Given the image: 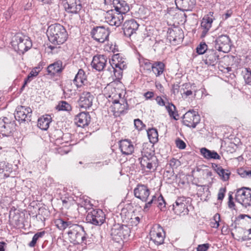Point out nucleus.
Segmentation results:
<instances>
[{
  "instance_id": "obj_25",
  "label": "nucleus",
  "mask_w": 251,
  "mask_h": 251,
  "mask_svg": "<svg viewBox=\"0 0 251 251\" xmlns=\"http://www.w3.org/2000/svg\"><path fill=\"white\" fill-rule=\"evenodd\" d=\"M91 121V117L87 112H81L77 114L75 118V123L76 126H88Z\"/></svg>"
},
{
  "instance_id": "obj_56",
  "label": "nucleus",
  "mask_w": 251,
  "mask_h": 251,
  "mask_svg": "<svg viewBox=\"0 0 251 251\" xmlns=\"http://www.w3.org/2000/svg\"><path fill=\"white\" fill-rule=\"evenodd\" d=\"M156 101L158 104L160 106H166L165 101L160 96H157L156 99Z\"/></svg>"
},
{
  "instance_id": "obj_16",
  "label": "nucleus",
  "mask_w": 251,
  "mask_h": 251,
  "mask_svg": "<svg viewBox=\"0 0 251 251\" xmlns=\"http://www.w3.org/2000/svg\"><path fill=\"white\" fill-rule=\"evenodd\" d=\"M107 63V57L104 55H95L91 62L92 67L96 70L100 72L104 70Z\"/></svg>"
},
{
  "instance_id": "obj_1",
  "label": "nucleus",
  "mask_w": 251,
  "mask_h": 251,
  "mask_svg": "<svg viewBox=\"0 0 251 251\" xmlns=\"http://www.w3.org/2000/svg\"><path fill=\"white\" fill-rule=\"evenodd\" d=\"M56 226L60 230H66L68 240L75 245H86L87 234L81 226L72 223L70 221H66L62 219L54 220Z\"/></svg>"
},
{
  "instance_id": "obj_23",
  "label": "nucleus",
  "mask_w": 251,
  "mask_h": 251,
  "mask_svg": "<svg viewBox=\"0 0 251 251\" xmlns=\"http://www.w3.org/2000/svg\"><path fill=\"white\" fill-rule=\"evenodd\" d=\"M113 5L117 13L126 14L129 11L128 4L124 0H113Z\"/></svg>"
},
{
  "instance_id": "obj_11",
  "label": "nucleus",
  "mask_w": 251,
  "mask_h": 251,
  "mask_svg": "<svg viewBox=\"0 0 251 251\" xmlns=\"http://www.w3.org/2000/svg\"><path fill=\"white\" fill-rule=\"evenodd\" d=\"M184 37L183 30L178 27H174L173 29H169L167 31V39L170 43L175 45L181 42Z\"/></svg>"
},
{
  "instance_id": "obj_61",
  "label": "nucleus",
  "mask_w": 251,
  "mask_h": 251,
  "mask_svg": "<svg viewBox=\"0 0 251 251\" xmlns=\"http://www.w3.org/2000/svg\"><path fill=\"white\" fill-rule=\"evenodd\" d=\"M134 126H145V125L139 119H136L134 120Z\"/></svg>"
},
{
  "instance_id": "obj_32",
  "label": "nucleus",
  "mask_w": 251,
  "mask_h": 251,
  "mask_svg": "<svg viewBox=\"0 0 251 251\" xmlns=\"http://www.w3.org/2000/svg\"><path fill=\"white\" fill-rule=\"evenodd\" d=\"M149 139L151 143L154 144L158 140V134L157 130L154 127L149 128L147 130Z\"/></svg>"
},
{
  "instance_id": "obj_3",
  "label": "nucleus",
  "mask_w": 251,
  "mask_h": 251,
  "mask_svg": "<svg viewBox=\"0 0 251 251\" xmlns=\"http://www.w3.org/2000/svg\"><path fill=\"white\" fill-rule=\"evenodd\" d=\"M11 44L14 50L20 54H23L32 47L30 38L21 33L16 34L13 37Z\"/></svg>"
},
{
  "instance_id": "obj_20",
  "label": "nucleus",
  "mask_w": 251,
  "mask_h": 251,
  "mask_svg": "<svg viewBox=\"0 0 251 251\" xmlns=\"http://www.w3.org/2000/svg\"><path fill=\"white\" fill-rule=\"evenodd\" d=\"M94 97L90 92H84L80 96L79 105L81 108L87 109L92 105Z\"/></svg>"
},
{
  "instance_id": "obj_42",
  "label": "nucleus",
  "mask_w": 251,
  "mask_h": 251,
  "mask_svg": "<svg viewBox=\"0 0 251 251\" xmlns=\"http://www.w3.org/2000/svg\"><path fill=\"white\" fill-rule=\"evenodd\" d=\"M16 209L14 207H12L9 211V218L12 220L16 222L18 221L19 214H16L15 211Z\"/></svg>"
},
{
  "instance_id": "obj_21",
  "label": "nucleus",
  "mask_w": 251,
  "mask_h": 251,
  "mask_svg": "<svg viewBox=\"0 0 251 251\" xmlns=\"http://www.w3.org/2000/svg\"><path fill=\"white\" fill-rule=\"evenodd\" d=\"M119 148L123 154H131L134 150V146L132 142L128 139L121 140L119 143Z\"/></svg>"
},
{
  "instance_id": "obj_54",
  "label": "nucleus",
  "mask_w": 251,
  "mask_h": 251,
  "mask_svg": "<svg viewBox=\"0 0 251 251\" xmlns=\"http://www.w3.org/2000/svg\"><path fill=\"white\" fill-rule=\"evenodd\" d=\"M20 107L21 109H22L25 112V114H27L28 117H30L31 113H32V110L30 107H25L24 106H21Z\"/></svg>"
},
{
  "instance_id": "obj_39",
  "label": "nucleus",
  "mask_w": 251,
  "mask_h": 251,
  "mask_svg": "<svg viewBox=\"0 0 251 251\" xmlns=\"http://www.w3.org/2000/svg\"><path fill=\"white\" fill-rule=\"evenodd\" d=\"M56 108L59 111H69L71 110L72 107L71 105L66 101H61L58 103Z\"/></svg>"
},
{
  "instance_id": "obj_40",
  "label": "nucleus",
  "mask_w": 251,
  "mask_h": 251,
  "mask_svg": "<svg viewBox=\"0 0 251 251\" xmlns=\"http://www.w3.org/2000/svg\"><path fill=\"white\" fill-rule=\"evenodd\" d=\"M209 50L207 48V45L204 42L201 43L196 49L197 52L199 54H205L207 50Z\"/></svg>"
},
{
  "instance_id": "obj_22",
  "label": "nucleus",
  "mask_w": 251,
  "mask_h": 251,
  "mask_svg": "<svg viewBox=\"0 0 251 251\" xmlns=\"http://www.w3.org/2000/svg\"><path fill=\"white\" fill-rule=\"evenodd\" d=\"M152 203L156 204L157 206L161 210H163L166 206V202L161 195L158 196V198H156L155 196H153L151 200L145 204L144 210L145 211H148Z\"/></svg>"
},
{
  "instance_id": "obj_58",
  "label": "nucleus",
  "mask_w": 251,
  "mask_h": 251,
  "mask_svg": "<svg viewBox=\"0 0 251 251\" xmlns=\"http://www.w3.org/2000/svg\"><path fill=\"white\" fill-rule=\"evenodd\" d=\"M13 12V9L11 7L9 8L7 11L5 13V18L9 19L12 14Z\"/></svg>"
},
{
  "instance_id": "obj_14",
  "label": "nucleus",
  "mask_w": 251,
  "mask_h": 251,
  "mask_svg": "<svg viewBox=\"0 0 251 251\" xmlns=\"http://www.w3.org/2000/svg\"><path fill=\"white\" fill-rule=\"evenodd\" d=\"M173 210L177 215L188 214L189 210L186 205L185 198L184 197L177 198L175 204H173Z\"/></svg>"
},
{
  "instance_id": "obj_51",
  "label": "nucleus",
  "mask_w": 251,
  "mask_h": 251,
  "mask_svg": "<svg viewBox=\"0 0 251 251\" xmlns=\"http://www.w3.org/2000/svg\"><path fill=\"white\" fill-rule=\"evenodd\" d=\"M180 86L179 84H174L172 86V89L171 90L172 93L174 94L175 95H176L178 94Z\"/></svg>"
},
{
  "instance_id": "obj_24",
  "label": "nucleus",
  "mask_w": 251,
  "mask_h": 251,
  "mask_svg": "<svg viewBox=\"0 0 251 251\" xmlns=\"http://www.w3.org/2000/svg\"><path fill=\"white\" fill-rule=\"evenodd\" d=\"M106 19L110 25L119 26L124 22V17L123 15L117 13L116 15L109 14Z\"/></svg>"
},
{
  "instance_id": "obj_33",
  "label": "nucleus",
  "mask_w": 251,
  "mask_h": 251,
  "mask_svg": "<svg viewBox=\"0 0 251 251\" xmlns=\"http://www.w3.org/2000/svg\"><path fill=\"white\" fill-rule=\"evenodd\" d=\"M217 173L224 181L227 180L229 179L230 172L228 170H226L222 168L221 166H218L217 165H216V168L215 169Z\"/></svg>"
},
{
  "instance_id": "obj_2",
  "label": "nucleus",
  "mask_w": 251,
  "mask_h": 251,
  "mask_svg": "<svg viewBox=\"0 0 251 251\" xmlns=\"http://www.w3.org/2000/svg\"><path fill=\"white\" fill-rule=\"evenodd\" d=\"M47 35L50 42L54 45L63 44L68 35L65 28L58 23L52 24L48 27Z\"/></svg>"
},
{
  "instance_id": "obj_35",
  "label": "nucleus",
  "mask_w": 251,
  "mask_h": 251,
  "mask_svg": "<svg viewBox=\"0 0 251 251\" xmlns=\"http://www.w3.org/2000/svg\"><path fill=\"white\" fill-rule=\"evenodd\" d=\"M165 107L169 113V116L173 118L175 120H177L176 118L177 116H178V115L177 114V111L176 110V107L175 106V105L171 102H168V105H166Z\"/></svg>"
},
{
  "instance_id": "obj_31",
  "label": "nucleus",
  "mask_w": 251,
  "mask_h": 251,
  "mask_svg": "<svg viewBox=\"0 0 251 251\" xmlns=\"http://www.w3.org/2000/svg\"><path fill=\"white\" fill-rule=\"evenodd\" d=\"M16 113L15 114V118L16 120L19 122L21 124L23 122H26L27 120L30 121L28 118L27 114H25V112L21 109L20 107H17Z\"/></svg>"
},
{
  "instance_id": "obj_26",
  "label": "nucleus",
  "mask_w": 251,
  "mask_h": 251,
  "mask_svg": "<svg viewBox=\"0 0 251 251\" xmlns=\"http://www.w3.org/2000/svg\"><path fill=\"white\" fill-rule=\"evenodd\" d=\"M87 75L84 71L80 69L73 79V82L77 88H80L85 84L87 81Z\"/></svg>"
},
{
  "instance_id": "obj_47",
  "label": "nucleus",
  "mask_w": 251,
  "mask_h": 251,
  "mask_svg": "<svg viewBox=\"0 0 251 251\" xmlns=\"http://www.w3.org/2000/svg\"><path fill=\"white\" fill-rule=\"evenodd\" d=\"M209 247L208 243L199 245L197 248V251H207Z\"/></svg>"
},
{
  "instance_id": "obj_30",
  "label": "nucleus",
  "mask_w": 251,
  "mask_h": 251,
  "mask_svg": "<svg viewBox=\"0 0 251 251\" xmlns=\"http://www.w3.org/2000/svg\"><path fill=\"white\" fill-rule=\"evenodd\" d=\"M165 64L161 61H155L152 63L151 71L156 76H159L164 72Z\"/></svg>"
},
{
  "instance_id": "obj_12",
  "label": "nucleus",
  "mask_w": 251,
  "mask_h": 251,
  "mask_svg": "<svg viewBox=\"0 0 251 251\" xmlns=\"http://www.w3.org/2000/svg\"><path fill=\"white\" fill-rule=\"evenodd\" d=\"M214 12H209L207 15H205L202 19L201 27L202 29L201 38H203L206 36L209 30L212 27V24L215 20L213 16Z\"/></svg>"
},
{
  "instance_id": "obj_29",
  "label": "nucleus",
  "mask_w": 251,
  "mask_h": 251,
  "mask_svg": "<svg viewBox=\"0 0 251 251\" xmlns=\"http://www.w3.org/2000/svg\"><path fill=\"white\" fill-rule=\"evenodd\" d=\"M201 154L206 159H220V156L214 151H210L206 148H202L200 150Z\"/></svg>"
},
{
  "instance_id": "obj_36",
  "label": "nucleus",
  "mask_w": 251,
  "mask_h": 251,
  "mask_svg": "<svg viewBox=\"0 0 251 251\" xmlns=\"http://www.w3.org/2000/svg\"><path fill=\"white\" fill-rule=\"evenodd\" d=\"M126 68H123L122 67H114V66H111V68H109L108 70L110 71H112L114 73V75L116 77V79H121L123 76V71Z\"/></svg>"
},
{
  "instance_id": "obj_13",
  "label": "nucleus",
  "mask_w": 251,
  "mask_h": 251,
  "mask_svg": "<svg viewBox=\"0 0 251 251\" xmlns=\"http://www.w3.org/2000/svg\"><path fill=\"white\" fill-rule=\"evenodd\" d=\"M63 6L68 13L78 14L82 8L80 0H63Z\"/></svg>"
},
{
  "instance_id": "obj_5",
  "label": "nucleus",
  "mask_w": 251,
  "mask_h": 251,
  "mask_svg": "<svg viewBox=\"0 0 251 251\" xmlns=\"http://www.w3.org/2000/svg\"><path fill=\"white\" fill-rule=\"evenodd\" d=\"M109 34L108 28H106L103 25L94 26L90 31L92 38L100 43H103L108 40Z\"/></svg>"
},
{
  "instance_id": "obj_41",
  "label": "nucleus",
  "mask_w": 251,
  "mask_h": 251,
  "mask_svg": "<svg viewBox=\"0 0 251 251\" xmlns=\"http://www.w3.org/2000/svg\"><path fill=\"white\" fill-rule=\"evenodd\" d=\"M214 222H211V226L213 228H217L219 226L220 216L218 213L216 214L213 217Z\"/></svg>"
},
{
  "instance_id": "obj_55",
  "label": "nucleus",
  "mask_w": 251,
  "mask_h": 251,
  "mask_svg": "<svg viewBox=\"0 0 251 251\" xmlns=\"http://www.w3.org/2000/svg\"><path fill=\"white\" fill-rule=\"evenodd\" d=\"M228 206L229 208H233L234 206V203L233 201V197L232 196V193L229 192L228 193Z\"/></svg>"
},
{
  "instance_id": "obj_50",
  "label": "nucleus",
  "mask_w": 251,
  "mask_h": 251,
  "mask_svg": "<svg viewBox=\"0 0 251 251\" xmlns=\"http://www.w3.org/2000/svg\"><path fill=\"white\" fill-rule=\"evenodd\" d=\"M192 87H195L194 83L191 84L190 83H186L182 85V88L181 90H182L183 92H184L185 91V90L186 91L190 89Z\"/></svg>"
},
{
  "instance_id": "obj_6",
  "label": "nucleus",
  "mask_w": 251,
  "mask_h": 251,
  "mask_svg": "<svg viewBox=\"0 0 251 251\" xmlns=\"http://www.w3.org/2000/svg\"><path fill=\"white\" fill-rule=\"evenodd\" d=\"M105 220V214L102 210L99 209H92L88 212L86 216L88 223L94 225H102Z\"/></svg>"
},
{
  "instance_id": "obj_64",
  "label": "nucleus",
  "mask_w": 251,
  "mask_h": 251,
  "mask_svg": "<svg viewBox=\"0 0 251 251\" xmlns=\"http://www.w3.org/2000/svg\"><path fill=\"white\" fill-rule=\"evenodd\" d=\"M32 77L31 76H30V75L29 74H28L27 77L25 79V80H24L25 85H26L28 83L30 82V81L31 80Z\"/></svg>"
},
{
  "instance_id": "obj_60",
  "label": "nucleus",
  "mask_w": 251,
  "mask_h": 251,
  "mask_svg": "<svg viewBox=\"0 0 251 251\" xmlns=\"http://www.w3.org/2000/svg\"><path fill=\"white\" fill-rule=\"evenodd\" d=\"M192 118H187V119H183V122L184 126H191Z\"/></svg>"
},
{
  "instance_id": "obj_46",
  "label": "nucleus",
  "mask_w": 251,
  "mask_h": 251,
  "mask_svg": "<svg viewBox=\"0 0 251 251\" xmlns=\"http://www.w3.org/2000/svg\"><path fill=\"white\" fill-rule=\"evenodd\" d=\"M242 239L243 241H247L251 239V228L244 232Z\"/></svg>"
},
{
  "instance_id": "obj_45",
  "label": "nucleus",
  "mask_w": 251,
  "mask_h": 251,
  "mask_svg": "<svg viewBox=\"0 0 251 251\" xmlns=\"http://www.w3.org/2000/svg\"><path fill=\"white\" fill-rule=\"evenodd\" d=\"M42 68L39 65L38 67H35L29 74L32 77L36 76L41 71Z\"/></svg>"
},
{
  "instance_id": "obj_7",
  "label": "nucleus",
  "mask_w": 251,
  "mask_h": 251,
  "mask_svg": "<svg viewBox=\"0 0 251 251\" xmlns=\"http://www.w3.org/2000/svg\"><path fill=\"white\" fill-rule=\"evenodd\" d=\"M215 48L219 51L228 52L231 50V40L227 35L222 34L215 40Z\"/></svg>"
},
{
  "instance_id": "obj_8",
  "label": "nucleus",
  "mask_w": 251,
  "mask_h": 251,
  "mask_svg": "<svg viewBox=\"0 0 251 251\" xmlns=\"http://www.w3.org/2000/svg\"><path fill=\"white\" fill-rule=\"evenodd\" d=\"M157 160L155 156L151 153H147L143 155L140 159V164L143 169L150 172L156 169L157 166Z\"/></svg>"
},
{
  "instance_id": "obj_28",
  "label": "nucleus",
  "mask_w": 251,
  "mask_h": 251,
  "mask_svg": "<svg viewBox=\"0 0 251 251\" xmlns=\"http://www.w3.org/2000/svg\"><path fill=\"white\" fill-rule=\"evenodd\" d=\"M109 63L111 66H114V67L127 68L126 58L123 57L119 53L114 54L112 57V60L110 61Z\"/></svg>"
},
{
  "instance_id": "obj_37",
  "label": "nucleus",
  "mask_w": 251,
  "mask_h": 251,
  "mask_svg": "<svg viewBox=\"0 0 251 251\" xmlns=\"http://www.w3.org/2000/svg\"><path fill=\"white\" fill-rule=\"evenodd\" d=\"M51 121L52 119L50 115H43L38 119L37 126H49Z\"/></svg>"
},
{
  "instance_id": "obj_18",
  "label": "nucleus",
  "mask_w": 251,
  "mask_h": 251,
  "mask_svg": "<svg viewBox=\"0 0 251 251\" xmlns=\"http://www.w3.org/2000/svg\"><path fill=\"white\" fill-rule=\"evenodd\" d=\"M219 59L218 52L216 50L210 49L206 52L203 61L205 64L213 66L218 63Z\"/></svg>"
},
{
  "instance_id": "obj_62",
  "label": "nucleus",
  "mask_w": 251,
  "mask_h": 251,
  "mask_svg": "<svg viewBox=\"0 0 251 251\" xmlns=\"http://www.w3.org/2000/svg\"><path fill=\"white\" fill-rule=\"evenodd\" d=\"M193 90V89L192 87L190 89L183 92V93L182 94V95H184L186 96H190V95H191L192 94V90Z\"/></svg>"
},
{
  "instance_id": "obj_15",
  "label": "nucleus",
  "mask_w": 251,
  "mask_h": 251,
  "mask_svg": "<svg viewBox=\"0 0 251 251\" xmlns=\"http://www.w3.org/2000/svg\"><path fill=\"white\" fill-rule=\"evenodd\" d=\"M139 24L133 19L126 20L123 24V29L124 34L127 37H130L132 34L136 33L138 29Z\"/></svg>"
},
{
  "instance_id": "obj_17",
  "label": "nucleus",
  "mask_w": 251,
  "mask_h": 251,
  "mask_svg": "<svg viewBox=\"0 0 251 251\" xmlns=\"http://www.w3.org/2000/svg\"><path fill=\"white\" fill-rule=\"evenodd\" d=\"M134 194L136 198L146 202L150 195V190L146 185L138 184L134 189Z\"/></svg>"
},
{
  "instance_id": "obj_43",
  "label": "nucleus",
  "mask_w": 251,
  "mask_h": 251,
  "mask_svg": "<svg viewBox=\"0 0 251 251\" xmlns=\"http://www.w3.org/2000/svg\"><path fill=\"white\" fill-rule=\"evenodd\" d=\"M180 164L179 160L174 158L171 159L169 163V165L172 169L174 168H176L179 166Z\"/></svg>"
},
{
  "instance_id": "obj_38",
  "label": "nucleus",
  "mask_w": 251,
  "mask_h": 251,
  "mask_svg": "<svg viewBox=\"0 0 251 251\" xmlns=\"http://www.w3.org/2000/svg\"><path fill=\"white\" fill-rule=\"evenodd\" d=\"M45 234V231L38 232L35 234L32 238V241L28 244V246L30 247H34L35 246L37 240L39 238H42Z\"/></svg>"
},
{
  "instance_id": "obj_19",
  "label": "nucleus",
  "mask_w": 251,
  "mask_h": 251,
  "mask_svg": "<svg viewBox=\"0 0 251 251\" xmlns=\"http://www.w3.org/2000/svg\"><path fill=\"white\" fill-rule=\"evenodd\" d=\"M176 8L182 11H192L196 4V0H175Z\"/></svg>"
},
{
  "instance_id": "obj_4",
  "label": "nucleus",
  "mask_w": 251,
  "mask_h": 251,
  "mask_svg": "<svg viewBox=\"0 0 251 251\" xmlns=\"http://www.w3.org/2000/svg\"><path fill=\"white\" fill-rule=\"evenodd\" d=\"M235 200L245 207L251 206V189L243 187L237 189Z\"/></svg>"
},
{
  "instance_id": "obj_63",
  "label": "nucleus",
  "mask_w": 251,
  "mask_h": 251,
  "mask_svg": "<svg viewBox=\"0 0 251 251\" xmlns=\"http://www.w3.org/2000/svg\"><path fill=\"white\" fill-rule=\"evenodd\" d=\"M241 175L242 177L249 176L251 177V171H244L243 173L241 174Z\"/></svg>"
},
{
  "instance_id": "obj_53",
  "label": "nucleus",
  "mask_w": 251,
  "mask_h": 251,
  "mask_svg": "<svg viewBox=\"0 0 251 251\" xmlns=\"http://www.w3.org/2000/svg\"><path fill=\"white\" fill-rule=\"evenodd\" d=\"M225 188H221L220 189L218 195V199L219 200H223L225 196Z\"/></svg>"
},
{
  "instance_id": "obj_57",
  "label": "nucleus",
  "mask_w": 251,
  "mask_h": 251,
  "mask_svg": "<svg viewBox=\"0 0 251 251\" xmlns=\"http://www.w3.org/2000/svg\"><path fill=\"white\" fill-rule=\"evenodd\" d=\"M146 100L151 99L154 96V93L151 91H148L144 94Z\"/></svg>"
},
{
  "instance_id": "obj_34",
  "label": "nucleus",
  "mask_w": 251,
  "mask_h": 251,
  "mask_svg": "<svg viewBox=\"0 0 251 251\" xmlns=\"http://www.w3.org/2000/svg\"><path fill=\"white\" fill-rule=\"evenodd\" d=\"M241 75L243 76L245 83L248 85H251V69L250 68H245L242 70Z\"/></svg>"
},
{
  "instance_id": "obj_59",
  "label": "nucleus",
  "mask_w": 251,
  "mask_h": 251,
  "mask_svg": "<svg viewBox=\"0 0 251 251\" xmlns=\"http://www.w3.org/2000/svg\"><path fill=\"white\" fill-rule=\"evenodd\" d=\"M145 66L147 68V69L149 71H151L152 67V63L150 62L149 60L145 61L144 62Z\"/></svg>"
},
{
  "instance_id": "obj_48",
  "label": "nucleus",
  "mask_w": 251,
  "mask_h": 251,
  "mask_svg": "<svg viewBox=\"0 0 251 251\" xmlns=\"http://www.w3.org/2000/svg\"><path fill=\"white\" fill-rule=\"evenodd\" d=\"M176 147L179 149L183 150L186 148V144L185 142L180 139L176 140Z\"/></svg>"
},
{
  "instance_id": "obj_49",
  "label": "nucleus",
  "mask_w": 251,
  "mask_h": 251,
  "mask_svg": "<svg viewBox=\"0 0 251 251\" xmlns=\"http://www.w3.org/2000/svg\"><path fill=\"white\" fill-rule=\"evenodd\" d=\"M200 121V117L197 112L196 114H195V116H194L192 118L191 126H197V125L199 123Z\"/></svg>"
},
{
  "instance_id": "obj_44",
  "label": "nucleus",
  "mask_w": 251,
  "mask_h": 251,
  "mask_svg": "<svg viewBox=\"0 0 251 251\" xmlns=\"http://www.w3.org/2000/svg\"><path fill=\"white\" fill-rule=\"evenodd\" d=\"M196 113L197 112L194 110H190L183 115V119H187V118H192L194 116H195Z\"/></svg>"
},
{
  "instance_id": "obj_52",
  "label": "nucleus",
  "mask_w": 251,
  "mask_h": 251,
  "mask_svg": "<svg viewBox=\"0 0 251 251\" xmlns=\"http://www.w3.org/2000/svg\"><path fill=\"white\" fill-rule=\"evenodd\" d=\"M233 14V11L231 9L226 10V13L223 15L222 18L223 20H226L231 17Z\"/></svg>"
},
{
  "instance_id": "obj_27",
  "label": "nucleus",
  "mask_w": 251,
  "mask_h": 251,
  "mask_svg": "<svg viewBox=\"0 0 251 251\" xmlns=\"http://www.w3.org/2000/svg\"><path fill=\"white\" fill-rule=\"evenodd\" d=\"M63 69L62 62L58 60L48 66L47 72L49 75L51 76H54L56 74L61 73Z\"/></svg>"
},
{
  "instance_id": "obj_10",
  "label": "nucleus",
  "mask_w": 251,
  "mask_h": 251,
  "mask_svg": "<svg viewBox=\"0 0 251 251\" xmlns=\"http://www.w3.org/2000/svg\"><path fill=\"white\" fill-rule=\"evenodd\" d=\"M129 228L126 225H115L111 229V235L115 240L126 239L129 236Z\"/></svg>"
},
{
  "instance_id": "obj_9",
  "label": "nucleus",
  "mask_w": 251,
  "mask_h": 251,
  "mask_svg": "<svg viewBox=\"0 0 251 251\" xmlns=\"http://www.w3.org/2000/svg\"><path fill=\"white\" fill-rule=\"evenodd\" d=\"M150 237L155 245L158 246L164 243L165 233L162 227L159 225H154L151 230Z\"/></svg>"
}]
</instances>
